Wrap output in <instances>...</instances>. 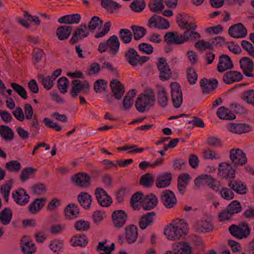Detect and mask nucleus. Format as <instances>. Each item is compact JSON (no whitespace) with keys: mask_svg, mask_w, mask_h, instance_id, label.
<instances>
[{"mask_svg":"<svg viewBox=\"0 0 254 254\" xmlns=\"http://www.w3.org/2000/svg\"><path fill=\"white\" fill-rule=\"evenodd\" d=\"M189 231V225L184 220L174 224L171 223L165 227L164 233L168 239L174 241L183 238Z\"/></svg>","mask_w":254,"mask_h":254,"instance_id":"nucleus-1","label":"nucleus"},{"mask_svg":"<svg viewBox=\"0 0 254 254\" xmlns=\"http://www.w3.org/2000/svg\"><path fill=\"white\" fill-rule=\"evenodd\" d=\"M155 97L153 90L148 89L145 93L138 95L135 103L136 109L140 113L148 111L155 104Z\"/></svg>","mask_w":254,"mask_h":254,"instance_id":"nucleus-2","label":"nucleus"},{"mask_svg":"<svg viewBox=\"0 0 254 254\" xmlns=\"http://www.w3.org/2000/svg\"><path fill=\"white\" fill-rule=\"evenodd\" d=\"M229 231L233 237L243 239L248 238L251 234V228L246 221H243L237 225L233 224L229 227Z\"/></svg>","mask_w":254,"mask_h":254,"instance_id":"nucleus-3","label":"nucleus"},{"mask_svg":"<svg viewBox=\"0 0 254 254\" xmlns=\"http://www.w3.org/2000/svg\"><path fill=\"white\" fill-rule=\"evenodd\" d=\"M125 58L132 66H142L149 59L148 57L140 56L133 48H129L125 52Z\"/></svg>","mask_w":254,"mask_h":254,"instance_id":"nucleus-4","label":"nucleus"},{"mask_svg":"<svg viewBox=\"0 0 254 254\" xmlns=\"http://www.w3.org/2000/svg\"><path fill=\"white\" fill-rule=\"evenodd\" d=\"M90 89V85L86 80L82 82L78 79H74L71 82L70 94L73 98L75 99L81 92L84 95L88 94Z\"/></svg>","mask_w":254,"mask_h":254,"instance_id":"nucleus-5","label":"nucleus"},{"mask_svg":"<svg viewBox=\"0 0 254 254\" xmlns=\"http://www.w3.org/2000/svg\"><path fill=\"white\" fill-rule=\"evenodd\" d=\"M171 100L175 108L180 107L183 103V92L180 85L177 82L170 84Z\"/></svg>","mask_w":254,"mask_h":254,"instance_id":"nucleus-6","label":"nucleus"},{"mask_svg":"<svg viewBox=\"0 0 254 254\" xmlns=\"http://www.w3.org/2000/svg\"><path fill=\"white\" fill-rule=\"evenodd\" d=\"M71 180L74 184L79 188H88L91 184L90 177L84 172H79L73 175Z\"/></svg>","mask_w":254,"mask_h":254,"instance_id":"nucleus-7","label":"nucleus"},{"mask_svg":"<svg viewBox=\"0 0 254 254\" xmlns=\"http://www.w3.org/2000/svg\"><path fill=\"white\" fill-rule=\"evenodd\" d=\"M148 26L150 28L154 27L159 29H167L169 28L170 24L165 18L157 14H154L149 18Z\"/></svg>","mask_w":254,"mask_h":254,"instance_id":"nucleus-8","label":"nucleus"},{"mask_svg":"<svg viewBox=\"0 0 254 254\" xmlns=\"http://www.w3.org/2000/svg\"><path fill=\"white\" fill-rule=\"evenodd\" d=\"M160 200L163 205L167 208H171L177 204V200L174 193L170 190L163 191Z\"/></svg>","mask_w":254,"mask_h":254,"instance_id":"nucleus-9","label":"nucleus"},{"mask_svg":"<svg viewBox=\"0 0 254 254\" xmlns=\"http://www.w3.org/2000/svg\"><path fill=\"white\" fill-rule=\"evenodd\" d=\"M239 63L240 68L246 76L254 77V74L252 73L254 69V63L251 59L248 57H242Z\"/></svg>","mask_w":254,"mask_h":254,"instance_id":"nucleus-10","label":"nucleus"},{"mask_svg":"<svg viewBox=\"0 0 254 254\" xmlns=\"http://www.w3.org/2000/svg\"><path fill=\"white\" fill-rule=\"evenodd\" d=\"M230 158L232 163L239 166H243L247 162L245 153L239 148L232 149L230 150Z\"/></svg>","mask_w":254,"mask_h":254,"instance_id":"nucleus-11","label":"nucleus"},{"mask_svg":"<svg viewBox=\"0 0 254 254\" xmlns=\"http://www.w3.org/2000/svg\"><path fill=\"white\" fill-rule=\"evenodd\" d=\"M95 195L99 204L102 207H109L112 203V199L102 188H97Z\"/></svg>","mask_w":254,"mask_h":254,"instance_id":"nucleus-12","label":"nucleus"},{"mask_svg":"<svg viewBox=\"0 0 254 254\" xmlns=\"http://www.w3.org/2000/svg\"><path fill=\"white\" fill-rule=\"evenodd\" d=\"M235 169L230 164L222 162L219 164L218 175L222 179L235 178Z\"/></svg>","mask_w":254,"mask_h":254,"instance_id":"nucleus-13","label":"nucleus"},{"mask_svg":"<svg viewBox=\"0 0 254 254\" xmlns=\"http://www.w3.org/2000/svg\"><path fill=\"white\" fill-rule=\"evenodd\" d=\"M228 34L234 38H243L247 35V30L242 23H238L229 27Z\"/></svg>","mask_w":254,"mask_h":254,"instance_id":"nucleus-14","label":"nucleus"},{"mask_svg":"<svg viewBox=\"0 0 254 254\" xmlns=\"http://www.w3.org/2000/svg\"><path fill=\"white\" fill-rule=\"evenodd\" d=\"M157 65L160 71V78L163 81L168 80L170 77L172 73L166 59L164 58H160Z\"/></svg>","mask_w":254,"mask_h":254,"instance_id":"nucleus-15","label":"nucleus"},{"mask_svg":"<svg viewBox=\"0 0 254 254\" xmlns=\"http://www.w3.org/2000/svg\"><path fill=\"white\" fill-rule=\"evenodd\" d=\"M89 32L87 30V26L85 24H82L77 27L74 30L71 38L69 40V43L74 44L88 36Z\"/></svg>","mask_w":254,"mask_h":254,"instance_id":"nucleus-16","label":"nucleus"},{"mask_svg":"<svg viewBox=\"0 0 254 254\" xmlns=\"http://www.w3.org/2000/svg\"><path fill=\"white\" fill-rule=\"evenodd\" d=\"M12 196L14 201L20 205H25L29 201L30 196L25 190L19 188L12 193Z\"/></svg>","mask_w":254,"mask_h":254,"instance_id":"nucleus-17","label":"nucleus"},{"mask_svg":"<svg viewBox=\"0 0 254 254\" xmlns=\"http://www.w3.org/2000/svg\"><path fill=\"white\" fill-rule=\"evenodd\" d=\"M127 214L123 210H117L112 213V219L115 226L117 228L122 227L126 223Z\"/></svg>","mask_w":254,"mask_h":254,"instance_id":"nucleus-18","label":"nucleus"},{"mask_svg":"<svg viewBox=\"0 0 254 254\" xmlns=\"http://www.w3.org/2000/svg\"><path fill=\"white\" fill-rule=\"evenodd\" d=\"M110 87L115 98L117 100L121 99L125 91L124 85L118 80L114 79L110 82Z\"/></svg>","mask_w":254,"mask_h":254,"instance_id":"nucleus-19","label":"nucleus"},{"mask_svg":"<svg viewBox=\"0 0 254 254\" xmlns=\"http://www.w3.org/2000/svg\"><path fill=\"white\" fill-rule=\"evenodd\" d=\"M243 78L242 74L237 71L230 70L224 73L223 80L225 83L230 84L234 82L241 81Z\"/></svg>","mask_w":254,"mask_h":254,"instance_id":"nucleus-20","label":"nucleus"},{"mask_svg":"<svg viewBox=\"0 0 254 254\" xmlns=\"http://www.w3.org/2000/svg\"><path fill=\"white\" fill-rule=\"evenodd\" d=\"M203 94H208L213 91L218 86L217 80L212 78L208 80L206 78L202 79L200 82Z\"/></svg>","mask_w":254,"mask_h":254,"instance_id":"nucleus-21","label":"nucleus"},{"mask_svg":"<svg viewBox=\"0 0 254 254\" xmlns=\"http://www.w3.org/2000/svg\"><path fill=\"white\" fill-rule=\"evenodd\" d=\"M233 64L230 57L227 55L222 54L219 57V61L217 69L219 72L231 69L233 67Z\"/></svg>","mask_w":254,"mask_h":254,"instance_id":"nucleus-22","label":"nucleus"},{"mask_svg":"<svg viewBox=\"0 0 254 254\" xmlns=\"http://www.w3.org/2000/svg\"><path fill=\"white\" fill-rule=\"evenodd\" d=\"M64 215L66 219L72 220L79 217L80 209L76 204L69 203L65 208Z\"/></svg>","mask_w":254,"mask_h":254,"instance_id":"nucleus-23","label":"nucleus"},{"mask_svg":"<svg viewBox=\"0 0 254 254\" xmlns=\"http://www.w3.org/2000/svg\"><path fill=\"white\" fill-rule=\"evenodd\" d=\"M155 216L156 213L153 211L147 212L142 215L138 222L139 227L142 230L145 229L148 226L153 223Z\"/></svg>","mask_w":254,"mask_h":254,"instance_id":"nucleus-24","label":"nucleus"},{"mask_svg":"<svg viewBox=\"0 0 254 254\" xmlns=\"http://www.w3.org/2000/svg\"><path fill=\"white\" fill-rule=\"evenodd\" d=\"M158 202L156 196L154 194L150 193L143 197L142 207L145 210H150L155 208Z\"/></svg>","mask_w":254,"mask_h":254,"instance_id":"nucleus-25","label":"nucleus"},{"mask_svg":"<svg viewBox=\"0 0 254 254\" xmlns=\"http://www.w3.org/2000/svg\"><path fill=\"white\" fill-rule=\"evenodd\" d=\"M106 42L108 48H109L108 50L109 53L112 56H116L119 50L120 46V43L118 37L116 35H113Z\"/></svg>","mask_w":254,"mask_h":254,"instance_id":"nucleus-26","label":"nucleus"},{"mask_svg":"<svg viewBox=\"0 0 254 254\" xmlns=\"http://www.w3.org/2000/svg\"><path fill=\"white\" fill-rule=\"evenodd\" d=\"M173 250L177 254H191L192 248L190 244L185 241L177 242L173 245Z\"/></svg>","mask_w":254,"mask_h":254,"instance_id":"nucleus-27","label":"nucleus"},{"mask_svg":"<svg viewBox=\"0 0 254 254\" xmlns=\"http://www.w3.org/2000/svg\"><path fill=\"white\" fill-rule=\"evenodd\" d=\"M77 199L80 205L85 210L90 208L93 198L89 193L82 191L78 195Z\"/></svg>","mask_w":254,"mask_h":254,"instance_id":"nucleus-28","label":"nucleus"},{"mask_svg":"<svg viewBox=\"0 0 254 254\" xmlns=\"http://www.w3.org/2000/svg\"><path fill=\"white\" fill-rule=\"evenodd\" d=\"M172 179V175L170 173H164L159 175L156 181L157 188L161 189L169 186Z\"/></svg>","mask_w":254,"mask_h":254,"instance_id":"nucleus-29","label":"nucleus"},{"mask_svg":"<svg viewBox=\"0 0 254 254\" xmlns=\"http://www.w3.org/2000/svg\"><path fill=\"white\" fill-rule=\"evenodd\" d=\"M47 199L45 197L37 198L28 206L29 212L33 214L37 213L45 205Z\"/></svg>","mask_w":254,"mask_h":254,"instance_id":"nucleus-30","label":"nucleus"},{"mask_svg":"<svg viewBox=\"0 0 254 254\" xmlns=\"http://www.w3.org/2000/svg\"><path fill=\"white\" fill-rule=\"evenodd\" d=\"M157 93L158 102L162 107L167 106L168 102L167 92L165 87L162 85L157 86Z\"/></svg>","mask_w":254,"mask_h":254,"instance_id":"nucleus-31","label":"nucleus"},{"mask_svg":"<svg viewBox=\"0 0 254 254\" xmlns=\"http://www.w3.org/2000/svg\"><path fill=\"white\" fill-rule=\"evenodd\" d=\"M72 28L68 25H61L58 27L56 31V35L61 41L67 39L70 36Z\"/></svg>","mask_w":254,"mask_h":254,"instance_id":"nucleus-32","label":"nucleus"},{"mask_svg":"<svg viewBox=\"0 0 254 254\" xmlns=\"http://www.w3.org/2000/svg\"><path fill=\"white\" fill-rule=\"evenodd\" d=\"M138 236V229L133 225L126 228V239L128 244L134 243Z\"/></svg>","mask_w":254,"mask_h":254,"instance_id":"nucleus-33","label":"nucleus"},{"mask_svg":"<svg viewBox=\"0 0 254 254\" xmlns=\"http://www.w3.org/2000/svg\"><path fill=\"white\" fill-rule=\"evenodd\" d=\"M80 19V15L78 13H74L63 16L59 18L58 21L61 24H73L79 23Z\"/></svg>","mask_w":254,"mask_h":254,"instance_id":"nucleus-34","label":"nucleus"},{"mask_svg":"<svg viewBox=\"0 0 254 254\" xmlns=\"http://www.w3.org/2000/svg\"><path fill=\"white\" fill-rule=\"evenodd\" d=\"M228 129L232 132L238 134H241L245 132H248L250 131V127L248 124H230L228 127Z\"/></svg>","mask_w":254,"mask_h":254,"instance_id":"nucleus-35","label":"nucleus"},{"mask_svg":"<svg viewBox=\"0 0 254 254\" xmlns=\"http://www.w3.org/2000/svg\"><path fill=\"white\" fill-rule=\"evenodd\" d=\"M216 114L221 119L231 120L236 118V116L228 108L222 106L217 111Z\"/></svg>","mask_w":254,"mask_h":254,"instance_id":"nucleus-36","label":"nucleus"},{"mask_svg":"<svg viewBox=\"0 0 254 254\" xmlns=\"http://www.w3.org/2000/svg\"><path fill=\"white\" fill-rule=\"evenodd\" d=\"M181 39V35H175L173 32H167L164 35V41L168 45L183 44Z\"/></svg>","mask_w":254,"mask_h":254,"instance_id":"nucleus-37","label":"nucleus"},{"mask_svg":"<svg viewBox=\"0 0 254 254\" xmlns=\"http://www.w3.org/2000/svg\"><path fill=\"white\" fill-rule=\"evenodd\" d=\"M0 135L5 141H11L14 138V132L11 128L6 125L0 126Z\"/></svg>","mask_w":254,"mask_h":254,"instance_id":"nucleus-38","label":"nucleus"},{"mask_svg":"<svg viewBox=\"0 0 254 254\" xmlns=\"http://www.w3.org/2000/svg\"><path fill=\"white\" fill-rule=\"evenodd\" d=\"M12 217V212L9 207L3 209L0 212V221L3 225L9 224Z\"/></svg>","mask_w":254,"mask_h":254,"instance_id":"nucleus-39","label":"nucleus"},{"mask_svg":"<svg viewBox=\"0 0 254 254\" xmlns=\"http://www.w3.org/2000/svg\"><path fill=\"white\" fill-rule=\"evenodd\" d=\"M71 245L73 247H85L88 243V240L85 235L74 236L70 241Z\"/></svg>","mask_w":254,"mask_h":254,"instance_id":"nucleus-40","label":"nucleus"},{"mask_svg":"<svg viewBox=\"0 0 254 254\" xmlns=\"http://www.w3.org/2000/svg\"><path fill=\"white\" fill-rule=\"evenodd\" d=\"M182 41L183 43L189 41H193L200 37V35L197 32L186 29L183 35H181Z\"/></svg>","mask_w":254,"mask_h":254,"instance_id":"nucleus-41","label":"nucleus"},{"mask_svg":"<svg viewBox=\"0 0 254 254\" xmlns=\"http://www.w3.org/2000/svg\"><path fill=\"white\" fill-rule=\"evenodd\" d=\"M101 4L110 13H114V10L121 7L119 3L113 0H102Z\"/></svg>","mask_w":254,"mask_h":254,"instance_id":"nucleus-42","label":"nucleus"},{"mask_svg":"<svg viewBox=\"0 0 254 254\" xmlns=\"http://www.w3.org/2000/svg\"><path fill=\"white\" fill-rule=\"evenodd\" d=\"M38 79L44 87L48 90L51 89L54 85V79L52 78V76L45 77L44 75L39 74L38 75Z\"/></svg>","mask_w":254,"mask_h":254,"instance_id":"nucleus-43","label":"nucleus"},{"mask_svg":"<svg viewBox=\"0 0 254 254\" xmlns=\"http://www.w3.org/2000/svg\"><path fill=\"white\" fill-rule=\"evenodd\" d=\"M204 182L213 190L216 192L219 190V182L211 176L204 174Z\"/></svg>","mask_w":254,"mask_h":254,"instance_id":"nucleus-44","label":"nucleus"},{"mask_svg":"<svg viewBox=\"0 0 254 254\" xmlns=\"http://www.w3.org/2000/svg\"><path fill=\"white\" fill-rule=\"evenodd\" d=\"M143 194L140 191H137L132 195L130 198V204L133 209L139 210L140 209L139 202L141 200L143 202Z\"/></svg>","mask_w":254,"mask_h":254,"instance_id":"nucleus-45","label":"nucleus"},{"mask_svg":"<svg viewBox=\"0 0 254 254\" xmlns=\"http://www.w3.org/2000/svg\"><path fill=\"white\" fill-rule=\"evenodd\" d=\"M150 10L153 12H160L165 8L163 0H151L148 4Z\"/></svg>","mask_w":254,"mask_h":254,"instance_id":"nucleus-46","label":"nucleus"},{"mask_svg":"<svg viewBox=\"0 0 254 254\" xmlns=\"http://www.w3.org/2000/svg\"><path fill=\"white\" fill-rule=\"evenodd\" d=\"M130 28L132 31L133 38L136 41L141 39L146 33V30L143 27L133 25Z\"/></svg>","mask_w":254,"mask_h":254,"instance_id":"nucleus-47","label":"nucleus"},{"mask_svg":"<svg viewBox=\"0 0 254 254\" xmlns=\"http://www.w3.org/2000/svg\"><path fill=\"white\" fill-rule=\"evenodd\" d=\"M195 229L198 233H208L212 230L213 226L209 221L204 220L199 222Z\"/></svg>","mask_w":254,"mask_h":254,"instance_id":"nucleus-48","label":"nucleus"},{"mask_svg":"<svg viewBox=\"0 0 254 254\" xmlns=\"http://www.w3.org/2000/svg\"><path fill=\"white\" fill-rule=\"evenodd\" d=\"M229 187L233 190L240 194H245L246 193L247 187L242 182L235 181L232 183L230 181L228 184Z\"/></svg>","mask_w":254,"mask_h":254,"instance_id":"nucleus-49","label":"nucleus"},{"mask_svg":"<svg viewBox=\"0 0 254 254\" xmlns=\"http://www.w3.org/2000/svg\"><path fill=\"white\" fill-rule=\"evenodd\" d=\"M21 248L24 254H33L36 251V247L32 241L24 242L22 241L21 243Z\"/></svg>","mask_w":254,"mask_h":254,"instance_id":"nucleus-50","label":"nucleus"},{"mask_svg":"<svg viewBox=\"0 0 254 254\" xmlns=\"http://www.w3.org/2000/svg\"><path fill=\"white\" fill-rule=\"evenodd\" d=\"M120 38L125 44H129L132 39V32L127 29H122L119 31Z\"/></svg>","mask_w":254,"mask_h":254,"instance_id":"nucleus-51","label":"nucleus"},{"mask_svg":"<svg viewBox=\"0 0 254 254\" xmlns=\"http://www.w3.org/2000/svg\"><path fill=\"white\" fill-rule=\"evenodd\" d=\"M37 169L33 167H27L24 168L20 175V180L22 182L27 181L31 176L36 172Z\"/></svg>","mask_w":254,"mask_h":254,"instance_id":"nucleus-52","label":"nucleus"},{"mask_svg":"<svg viewBox=\"0 0 254 254\" xmlns=\"http://www.w3.org/2000/svg\"><path fill=\"white\" fill-rule=\"evenodd\" d=\"M139 182L143 187H150L153 185L154 178L151 174L146 173L141 177Z\"/></svg>","mask_w":254,"mask_h":254,"instance_id":"nucleus-53","label":"nucleus"},{"mask_svg":"<svg viewBox=\"0 0 254 254\" xmlns=\"http://www.w3.org/2000/svg\"><path fill=\"white\" fill-rule=\"evenodd\" d=\"M145 6L146 3L144 0H134L130 4L131 9L135 12H141Z\"/></svg>","mask_w":254,"mask_h":254,"instance_id":"nucleus-54","label":"nucleus"},{"mask_svg":"<svg viewBox=\"0 0 254 254\" xmlns=\"http://www.w3.org/2000/svg\"><path fill=\"white\" fill-rule=\"evenodd\" d=\"M5 167L10 172L18 173L21 168V165L17 160H11L5 164Z\"/></svg>","mask_w":254,"mask_h":254,"instance_id":"nucleus-55","label":"nucleus"},{"mask_svg":"<svg viewBox=\"0 0 254 254\" xmlns=\"http://www.w3.org/2000/svg\"><path fill=\"white\" fill-rule=\"evenodd\" d=\"M57 86L61 93L64 94L67 92L69 81L65 77L60 78L57 82Z\"/></svg>","mask_w":254,"mask_h":254,"instance_id":"nucleus-56","label":"nucleus"},{"mask_svg":"<svg viewBox=\"0 0 254 254\" xmlns=\"http://www.w3.org/2000/svg\"><path fill=\"white\" fill-rule=\"evenodd\" d=\"M11 86L13 90L15 91L22 98L26 99L27 98V93L25 89L18 83L12 82L11 83Z\"/></svg>","mask_w":254,"mask_h":254,"instance_id":"nucleus-57","label":"nucleus"},{"mask_svg":"<svg viewBox=\"0 0 254 254\" xmlns=\"http://www.w3.org/2000/svg\"><path fill=\"white\" fill-rule=\"evenodd\" d=\"M226 208L233 215L235 213L240 212L242 210L240 202L236 200L232 201Z\"/></svg>","mask_w":254,"mask_h":254,"instance_id":"nucleus-58","label":"nucleus"},{"mask_svg":"<svg viewBox=\"0 0 254 254\" xmlns=\"http://www.w3.org/2000/svg\"><path fill=\"white\" fill-rule=\"evenodd\" d=\"M241 99L248 104L254 106V90H249L244 92Z\"/></svg>","mask_w":254,"mask_h":254,"instance_id":"nucleus-59","label":"nucleus"},{"mask_svg":"<svg viewBox=\"0 0 254 254\" xmlns=\"http://www.w3.org/2000/svg\"><path fill=\"white\" fill-rule=\"evenodd\" d=\"M107 81L104 79H98L94 85V89L96 93H101L106 90L107 85Z\"/></svg>","mask_w":254,"mask_h":254,"instance_id":"nucleus-60","label":"nucleus"},{"mask_svg":"<svg viewBox=\"0 0 254 254\" xmlns=\"http://www.w3.org/2000/svg\"><path fill=\"white\" fill-rule=\"evenodd\" d=\"M75 229L78 231H85L90 228V223L88 221L79 220L74 224Z\"/></svg>","mask_w":254,"mask_h":254,"instance_id":"nucleus-61","label":"nucleus"},{"mask_svg":"<svg viewBox=\"0 0 254 254\" xmlns=\"http://www.w3.org/2000/svg\"><path fill=\"white\" fill-rule=\"evenodd\" d=\"M187 75L190 84L192 85L196 83L197 79V74L194 68L189 67L187 70Z\"/></svg>","mask_w":254,"mask_h":254,"instance_id":"nucleus-62","label":"nucleus"},{"mask_svg":"<svg viewBox=\"0 0 254 254\" xmlns=\"http://www.w3.org/2000/svg\"><path fill=\"white\" fill-rule=\"evenodd\" d=\"M103 23V21L99 17L94 16L92 17L90 20L88 27L91 30L96 29L99 25H102Z\"/></svg>","mask_w":254,"mask_h":254,"instance_id":"nucleus-63","label":"nucleus"},{"mask_svg":"<svg viewBox=\"0 0 254 254\" xmlns=\"http://www.w3.org/2000/svg\"><path fill=\"white\" fill-rule=\"evenodd\" d=\"M241 46L252 57H254V47L251 43L246 40L241 41Z\"/></svg>","mask_w":254,"mask_h":254,"instance_id":"nucleus-64","label":"nucleus"}]
</instances>
